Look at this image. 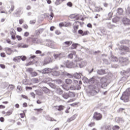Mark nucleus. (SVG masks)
Here are the masks:
<instances>
[{"mask_svg": "<svg viewBox=\"0 0 130 130\" xmlns=\"http://www.w3.org/2000/svg\"><path fill=\"white\" fill-rule=\"evenodd\" d=\"M78 34H80V35H81V36H86L88 35V34H89L90 32L88 30H86L84 31L82 29H79L78 31Z\"/></svg>", "mask_w": 130, "mask_h": 130, "instance_id": "423d86ee", "label": "nucleus"}, {"mask_svg": "<svg viewBox=\"0 0 130 130\" xmlns=\"http://www.w3.org/2000/svg\"><path fill=\"white\" fill-rule=\"evenodd\" d=\"M44 31V29L43 28H39V29L36 30V35L37 36H39L41 33H42Z\"/></svg>", "mask_w": 130, "mask_h": 130, "instance_id": "1a4fd4ad", "label": "nucleus"}, {"mask_svg": "<svg viewBox=\"0 0 130 130\" xmlns=\"http://www.w3.org/2000/svg\"><path fill=\"white\" fill-rule=\"evenodd\" d=\"M76 14H71V15H70V19H75V16H76Z\"/></svg>", "mask_w": 130, "mask_h": 130, "instance_id": "603ef678", "label": "nucleus"}, {"mask_svg": "<svg viewBox=\"0 0 130 130\" xmlns=\"http://www.w3.org/2000/svg\"><path fill=\"white\" fill-rule=\"evenodd\" d=\"M67 6L68 7H70V8H72V7H73V3H72V2H68L67 3Z\"/></svg>", "mask_w": 130, "mask_h": 130, "instance_id": "13d9d810", "label": "nucleus"}, {"mask_svg": "<svg viewBox=\"0 0 130 130\" xmlns=\"http://www.w3.org/2000/svg\"><path fill=\"white\" fill-rule=\"evenodd\" d=\"M73 53H70L68 55V58H73L74 57V54L75 55L76 54V51L72 52Z\"/></svg>", "mask_w": 130, "mask_h": 130, "instance_id": "5701e85b", "label": "nucleus"}, {"mask_svg": "<svg viewBox=\"0 0 130 130\" xmlns=\"http://www.w3.org/2000/svg\"><path fill=\"white\" fill-rule=\"evenodd\" d=\"M94 10L95 12H100L101 11H103V8L100 7H96Z\"/></svg>", "mask_w": 130, "mask_h": 130, "instance_id": "b1692460", "label": "nucleus"}, {"mask_svg": "<svg viewBox=\"0 0 130 130\" xmlns=\"http://www.w3.org/2000/svg\"><path fill=\"white\" fill-rule=\"evenodd\" d=\"M47 120H48V121H57V120L54 118H53V117H51L50 116H48L46 118Z\"/></svg>", "mask_w": 130, "mask_h": 130, "instance_id": "a211bd4d", "label": "nucleus"}, {"mask_svg": "<svg viewBox=\"0 0 130 130\" xmlns=\"http://www.w3.org/2000/svg\"><path fill=\"white\" fill-rule=\"evenodd\" d=\"M52 75L55 77H56L57 76H59V72L55 71H52Z\"/></svg>", "mask_w": 130, "mask_h": 130, "instance_id": "412c9836", "label": "nucleus"}, {"mask_svg": "<svg viewBox=\"0 0 130 130\" xmlns=\"http://www.w3.org/2000/svg\"><path fill=\"white\" fill-rule=\"evenodd\" d=\"M72 26V23L71 22H65V27H71Z\"/></svg>", "mask_w": 130, "mask_h": 130, "instance_id": "c03bdc74", "label": "nucleus"}, {"mask_svg": "<svg viewBox=\"0 0 130 130\" xmlns=\"http://www.w3.org/2000/svg\"><path fill=\"white\" fill-rule=\"evenodd\" d=\"M102 88H105L107 87V79L106 78H102L101 79Z\"/></svg>", "mask_w": 130, "mask_h": 130, "instance_id": "20e7f679", "label": "nucleus"}, {"mask_svg": "<svg viewBox=\"0 0 130 130\" xmlns=\"http://www.w3.org/2000/svg\"><path fill=\"white\" fill-rule=\"evenodd\" d=\"M66 0H56L55 2V6H58L59 5H60L62 2H64Z\"/></svg>", "mask_w": 130, "mask_h": 130, "instance_id": "6ab92c4d", "label": "nucleus"}, {"mask_svg": "<svg viewBox=\"0 0 130 130\" xmlns=\"http://www.w3.org/2000/svg\"><path fill=\"white\" fill-rule=\"evenodd\" d=\"M88 126L90 127H93V126H95V122H91L88 124Z\"/></svg>", "mask_w": 130, "mask_h": 130, "instance_id": "a19ab883", "label": "nucleus"}, {"mask_svg": "<svg viewBox=\"0 0 130 130\" xmlns=\"http://www.w3.org/2000/svg\"><path fill=\"white\" fill-rule=\"evenodd\" d=\"M110 126H105L102 128V130H109Z\"/></svg>", "mask_w": 130, "mask_h": 130, "instance_id": "37998d69", "label": "nucleus"}, {"mask_svg": "<svg viewBox=\"0 0 130 130\" xmlns=\"http://www.w3.org/2000/svg\"><path fill=\"white\" fill-rule=\"evenodd\" d=\"M74 20H80V15L76 14L75 15V17H74Z\"/></svg>", "mask_w": 130, "mask_h": 130, "instance_id": "a18cd8bd", "label": "nucleus"}, {"mask_svg": "<svg viewBox=\"0 0 130 130\" xmlns=\"http://www.w3.org/2000/svg\"><path fill=\"white\" fill-rule=\"evenodd\" d=\"M52 57H48L45 59V60L43 63V66H45L48 64V63H50V62H52Z\"/></svg>", "mask_w": 130, "mask_h": 130, "instance_id": "39448f33", "label": "nucleus"}, {"mask_svg": "<svg viewBox=\"0 0 130 130\" xmlns=\"http://www.w3.org/2000/svg\"><path fill=\"white\" fill-rule=\"evenodd\" d=\"M16 38H17V40H18V41H21V40H22V37L19 35H17L16 36Z\"/></svg>", "mask_w": 130, "mask_h": 130, "instance_id": "09e8293b", "label": "nucleus"}, {"mask_svg": "<svg viewBox=\"0 0 130 130\" xmlns=\"http://www.w3.org/2000/svg\"><path fill=\"white\" fill-rule=\"evenodd\" d=\"M26 72H28V73H30V74L32 73L33 72V69L32 68H27L26 69Z\"/></svg>", "mask_w": 130, "mask_h": 130, "instance_id": "8fccbe9b", "label": "nucleus"}, {"mask_svg": "<svg viewBox=\"0 0 130 130\" xmlns=\"http://www.w3.org/2000/svg\"><path fill=\"white\" fill-rule=\"evenodd\" d=\"M73 43V42L72 41H66L64 42L63 44L64 45H66L67 47H69V46H71Z\"/></svg>", "mask_w": 130, "mask_h": 130, "instance_id": "2eb2a0df", "label": "nucleus"}, {"mask_svg": "<svg viewBox=\"0 0 130 130\" xmlns=\"http://www.w3.org/2000/svg\"><path fill=\"white\" fill-rule=\"evenodd\" d=\"M10 35L13 40H16V36L17 35V33H16V31H15L13 29H12L10 31Z\"/></svg>", "mask_w": 130, "mask_h": 130, "instance_id": "0eeeda50", "label": "nucleus"}, {"mask_svg": "<svg viewBox=\"0 0 130 130\" xmlns=\"http://www.w3.org/2000/svg\"><path fill=\"white\" fill-rule=\"evenodd\" d=\"M0 55L1 56V57H6V53H5V52H2L0 54Z\"/></svg>", "mask_w": 130, "mask_h": 130, "instance_id": "4d7b16f0", "label": "nucleus"}, {"mask_svg": "<svg viewBox=\"0 0 130 130\" xmlns=\"http://www.w3.org/2000/svg\"><path fill=\"white\" fill-rule=\"evenodd\" d=\"M9 88L10 90H14V89H15V85H13V84L10 85Z\"/></svg>", "mask_w": 130, "mask_h": 130, "instance_id": "864d4df0", "label": "nucleus"}, {"mask_svg": "<svg viewBox=\"0 0 130 130\" xmlns=\"http://www.w3.org/2000/svg\"><path fill=\"white\" fill-rule=\"evenodd\" d=\"M64 108L65 107L63 105L58 106V111H62V110H63Z\"/></svg>", "mask_w": 130, "mask_h": 130, "instance_id": "bb28decb", "label": "nucleus"}, {"mask_svg": "<svg viewBox=\"0 0 130 130\" xmlns=\"http://www.w3.org/2000/svg\"><path fill=\"white\" fill-rule=\"evenodd\" d=\"M26 42L27 43H32V38L31 37H28L26 39Z\"/></svg>", "mask_w": 130, "mask_h": 130, "instance_id": "4c0bfd02", "label": "nucleus"}, {"mask_svg": "<svg viewBox=\"0 0 130 130\" xmlns=\"http://www.w3.org/2000/svg\"><path fill=\"white\" fill-rule=\"evenodd\" d=\"M14 10H15V6L12 5L9 11V13H12L14 11Z\"/></svg>", "mask_w": 130, "mask_h": 130, "instance_id": "72a5a7b5", "label": "nucleus"}, {"mask_svg": "<svg viewBox=\"0 0 130 130\" xmlns=\"http://www.w3.org/2000/svg\"><path fill=\"white\" fill-rule=\"evenodd\" d=\"M22 28L21 27H17V30L18 32H22Z\"/></svg>", "mask_w": 130, "mask_h": 130, "instance_id": "774afa93", "label": "nucleus"}, {"mask_svg": "<svg viewBox=\"0 0 130 130\" xmlns=\"http://www.w3.org/2000/svg\"><path fill=\"white\" fill-rule=\"evenodd\" d=\"M6 42H7V43H8L9 44H12V42L11 41V40L10 39H7Z\"/></svg>", "mask_w": 130, "mask_h": 130, "instance_id": "680f3d73", "label": "nucleus"}, {"mask_svg": "<svg viewBox=\"0 0 130 130\" xmlns=\"http://www.w3.org/2000/svg\"><path fill=\"white\" fill-rule=\"evenodd\" d=\"M66 66L67 68H69V69H72V68H73L74 66V63L73 62L68 61L66 63Z\"/></svg>", "mask_w": 130, "mask_h": 130, "instance_id": "9b49d317", "label": "nucleus"}, {"mask_svg": "<svg viewBox=\"0 0 130 130\" xmlns=\"http://www.w3.org/2000/svg\"><path fill=\"white\" fill-rule=\"evenodd\" d=\"M79 45H80L78 43H73L72 46H71V49H77V48Z\"/></svg>", "mask_w": 130, "mask_h": 130, "instance_id": "f3484780", "label": "nucleus"}, {"mask_svg": "<svg viewBox=\"0 0 130 130\" xmlns=\"http://www.w3.org/2000/svg\"><path fill=\"white\" fill-rule=\"evenodd\" d=\"M21 97L22 98H23L24 99H26V100H29V98H28V96L25 95H23V94H22L21 95Z\"/></svg>", "mask_w": 130, "mask_h": 130, "instance_id": "6e6d98bb", "label": "nucleus"}, {"mask_svg": "<svg viewBox=\"0 0 130 130\" xmlns=\"http://www.w3.org/2000/svg\"><path fill=\"white\" fill-rule=\"evenodd\" d=\"M119 128H120V127H119V126H118V125H114L112 127L113 130H118V129H119Z\"/></svg>", "mask_w": 130, "mask_h": 130, "instance_id": "ea45409f", "label": "nucleus"}, {"mask_svg": "<svg viewBox=\"0 0 130 130\" xmlns=\"http://www.w3.org/2000/svg\"><path fill=\"white\" fill-rule=\"evenodd\" d=\"M13 114V110H9L6 112L5 116H10V115H11V114Z\"/></svg>", "mask_w": 130, "mask_h": 130, "instance_id": "4be33fe9", "label": "nucleus"}, {"mask_svg": "<svg viewBox=\"0 0 130 130\" xmlns=\"http://www.w3.org/2000/svg\"><path fill=\"white\" fill-rule=\"evenodd\" d=\"M17 47L19 48H27V47H28V45H26L24 43H19Z\"/></svg>", "mask_w": 130, "mask_h": 130, "instance_id": "f8f14e48", "label": "nucleus"}, {"mask_svg": "<svg viewBox=\"0 0 130 130\" xmlns=\"http://www.w3.org/2000/svg\"><path fill=\"white\" fill-rule=\"evenodd\" d=\"M112 16H113V13L112 12H110L108 14L107 19L111 20V19H112Z\"/></svg>", "mask_w": 130, "mask_h": 130, "instance_id": "a878e982", "label": "nucleus"}, {"mask_svg": "<svg viewBox=\"0 0 130 130\" xmlns=\"http://www.w3.org/2000/svg\"><path fill=\"white\" fill-rule=\"evenodd\" d=\"M60 55H61V53H60L59 54H54L53 55V56H54L55 59H56V58H57V57H59V56H60Z\"/></svg>", "mask_w": 130, "mask_h": 130, "instance_id": "f704fd0d", "label": "nucleus"}, {"mask_svg": "<svg viewBox=\"0 0 130 130\" xmlns=\"http://www.w3.org/2000/svg\"><path fill=\"white\" fill-rule=\"evenodd\" d=\"M20 59H21V57L17 56V57H15L13 59V60H14V61H20Z\"/></svg>", "mask_w": 130, "mask_h": 130, "instance_id": "e433bc0d", "label": "nucleus"}, {"mask_svg": "<svg viewBox=\"0 0 130 130\" xmlns=\"http://www.w3.org/2000/svg\"><path fill=\"white\" fill-rule=\"evenodd\" d=\"M122 22L124 25H129L130 20L127 18H123L122 19Z\"/></svg>", "mask_w": 130, "mask_h": 130, "instance_id": "6e6552de", "label": "nucleus"}, {"mask_svg": "<svg viewBox=\"0 0 130 130\" xmlns=\"http://www.w3.org/2000/svg\"><path fill=\"white\" fill-rule=\"evenodd\" d=\"M120 62L122 66H127L128 64V58L127 57H121L120 58Z\"/></svg>", "mask_w": 130, "mask_h": 130, "instance_id": "7ed1b4c3", "label": "nucleus"}, {"mask_svg": "<svg viewBox=\"0 0 130 130\" xmlns=\"http://www.w3.org/2000/svg\"><path fill=\"white\" fill-rule=\"evenodd\" d=\"M0 14H8L6 11V7L4 6L0 7Z\"/></svg>", "mask_w": 130, "mask_h": 130, "instance_id": "9d476101", "label": "nucleus"}, {"mask_svg": "<svg viewBox=\"0 0 130 130\" xmlns=\"http://www.w3.org/2000/svg\"><path fill=\"white\" fill-rule=\"evenodd\" d=\"M74 30H73V33H76L77 31H78V29H79V25L73 26Z\"/></svg>", "mask_w": 130, "mask_h": 130, "instance_id": "aec40b11", "label": "nucleus"}, {"mask_svg": "<svg viewBox=\"0 0 130 130\" xmlns=\"http://www.w3.org/2000/svg\"><path fill=\"white\" fill-rule=\"evenodd\" d=\"M5 51L7 54L9 55L12 54V53L13 52V51L12 50V49L10 48H5Z\"/></svg>", "mask_w": 130, "mask_h": 130, "instance_id": "ddd939ff", "label": "nucleus"}, {"mask_svg": "<svg viewBox=\"0 0 130 130\" xmlns=\"http://www.w3.org/2000/svg\"><path fill=\"white\" fill-rule=\"evenodd\" d=\"M70 109H71V107H68L65 111L66 113H70Z\"/></svg>", "mask_w": 130, "mask_h": 130, "instance_id": "052dcab7", "label": "nucleus"}, {"mask_svg": "<svg viewBox=\"0 0 130 130\" xmlns=\"http://www.w3.org/2000/svg\"><path fill=\"white\" fill-rule=\"evenodd\" d=\"M19 24H20V25H22V24H23V23H24V20L23 19H20L19 20Z\"/></svg>", "mask_w": 130, "mask_h": 130, "instance_id": "69168bd1", "label": "nucleus"}, {"mask_svg": "<svg viewBox=\"0 0 130 130\" xmlns=\"http://www.w3.org/2000/svg\"><path fill=\"white\" fill-rule=\"evenodd\" d=\"M19 115L20 116L21 118H24V117H26V114L24 111H23V113H20Z\"/></svg>", "mask_w": 130, "mask_h": 130, "instance_id": "c756f323", "label": "nucleus"}, {"mask_svg": "<svg viewBox=\"0 0 130 130\" xmlns=\"http://www.w3.org/2000/svg\"><path fill=\"white\" fill-rule=\"evenodd\" d=\"M65 24H66V22H60L59 24V26L60 28H61L62 27H65Z\"/></svg>", "mask_w": 130, "mask_h": 130, "instance_id": "49530a36", "label": "nucleus"}, {"mask_svg": "<svg viewBox=\"0 0 130 130\" xmlns=\"http://www.w3.org/2000/svg\"><path fill=\"white\" fill-rule=\"evenodd\" d=\"M56 93H57V94H58V95H61V94H62V93H63V91L60 88H58L56 90Z\"/></svg>", "mask_w": 130, "mask_h": 130, "instance_id": "393cba45", "label": "nucleus"}, {"mask_svg": "<svg viewBox=\"0 0 130 130\" xmlns=\"http://www.w3.org/2000/svg\"><path fill=\"white\" fill-rule=\"evenodd\" d=\"M66 83L68 85H71V84H72V80H71L70 79H67L66 80Z\"/></svg>", "mask_w": 130, "mask_h": 130, "instance_id": "473e14b6", "label": "nucleus"}, {"mask_svg": "<svg viewBox=\"0 0 130 130\" xmlns=\"http://www.w3.org/2000/svg\"><path fill=\"white\" fill-rule=\"evenodd\" d=\"M122 100L124 101V102H128V98L123 97Z\"/></svg>", "mask_w": 130, "mask_h": 130, "instance_id": "3c124183", "label": "nucleus"}, {"mask_svg": "<svg viewBox=\"0 0 130 130\" xmlns=\"http://www.w3.org/2000/svg\"><path fill=\"white\" fill-rule=\"evenodd\" d=\"M69 98L70 97L71 98H73L76 96V94H75L74 92H70L69 93Z\"/></svg>", "mask_w": 130, "mask_h": 130, "instance_id": "2f4dec72", "label": "nucleus"}, {"mask_svg": "<svg viewBox=\"0 0 130 130\" xmlns=\"http://www.w3.org/2000/svg\"><path fill=\"white\" fill-rule=\"evenodd\" d=\"M103 117L102 114L100 113H98L97 112H95L93 114V116L92 118L95 119V120H101Z\"/></svg>", "mask_w": 130, "mask_h": 130, "instance_id": "f03ea898", "label": "nucleus"}, {"mask_svg": "<svg viewBox=\"0 0 130 130\" xmlns=\"http://www.w3.org/2000/svg\"><path fill=\"white\" fill-rule=\"evenodd\" d=\"M62 97L64 98V99H68L69 98V93H64L62 94Z\"/></svg>", "mask_w": 130, "mask_h": 130, "instance_id": "c85d7f7f", "label": "nucleus"}, {"mask_svg": "<svg viewBox=\"0 0 130 130\" xmlns=\"http://www.w3.org/2000/svg\"><path fill=\"white\" fill-rule=\"evenodd\" d=\"M35 111H36V114H39V113H42V112L43 111V109H34Z\"/></svg>", "mask_w": 130, "mask_h": 130, "instance_id": "dca6fc26", "label": "nucleus"}, {"mask_svg": "<svg viewBox=\"0 0 130 130\" xmlns=\"http://www.w3.org/2000/svg\"><path fill=\"white\" fill-rule=\"evenodd\" d=\"M90 88L92 89V90H96V87L95 85H90Z\"/></svg>", "mask_w": 130, "mask_h": 130, "instance_id": "5fc2aeb1", "label": "nucleus"}, {"mask_svg": "<svg viewBox=\"0 0 130 130\" xmlns=\"http://www.w3.org/2000/svg\"><path fill=\"white\" fill-rule=\"evenodd\" d=\"M76 119V115H74L72 116L71 117L68 119L67 122L70 123L71 121H73V120H75Z\"/></svg>", "mask_w": 130, "mask_h": 130, "instance_id": "4468645a", "label": "nucleus"}, {"mask_svg": "<svg viewBox=\"0 0 130 130\" xmlns=\"http://www.w3.org/2000/svg\"><path fill=\"white\" fill-rule=\"evenodd\" d=\"M0 67L2 69H6V66L4 64H0Z\"/></svg>", "mask_w": 130, "mask_h": 130, "instance_id": "338daca9", "label": "nucleus"}, {"mask_svg": "<svg viewBox=\"0 0 130 130\" xmlns=\"http://www.w3.org/2000/svg\"><path fill=\"white\" fill-rule=\"evenodd\" d=\"M24 36L25 37H28L29 36V32L28 31H26L24 32Z\"/></svg>", "mask_w": 130, "mask_h": 130, "instance_id": "bf43d9fd", "label": "nucleus"}, {"mask_svg": "<svg viewBox=\"0 0 130 130\" xmlns=\"http://www.w3.org/2000/svg\"><path fill=\"white\" fill-rule=\"evenodd\" d=\"M20 58H21V59L24 61V60H26V59H27V57H26V56H21L20 57Z\"/></svg>", "mask_w": 130, "mask_h": 130, "instance_id": "0e129e2a", "label": "nucleus"}, {"mask_svg": "<svg viewBox=\"0 0 130 130\" xmlns=\"http://www.w3.org/2000/svg\"><path fill=\"white\" fill-rule=\"evenodd\" d=\"M85 66H86L85 61H82L79 64V67H80V68H83V67H85Z\"/></svg>", "mask_w": 130, "mask_h": 130, "instance_id": "79ce46f5", "label": "nucleus"}, {"mask_svg": "<svg viewBox=\"0 0 130 130\" xmlns=\"http://www.w3.org/2000/svg\"><path fill=\"white\" fill-rule=\"evenodd\" d=\"M119 50L121 51V52H122L123 54H124L125 52H130V49L129 47L121 45L119 47Z\"/></svg>", "mask_w": 130, "mask_h": 130, "instance_id": "f257e3e1", "label": "nucleus"}, {"mask_svg": "<svg viewBox=\"0 0 130 130\" xmlns=\"http://www.w3.org/2000/svg\"><path fill=\"white\" fill-rule=\"evenodd\" d=\"M31 77H36V76L38 75V73L36 72H32L30 74Z\"/></svg>", "mask_w": 130, "mask_h": 130, "instance_id": "c9c22d12", "label": "nucleus"}, {"mask_svg": "<svg viewBox=\"0 0 130 130\" xmlns=\"http://www.w3.org/2000/svg\"><path fill=\"white\" fill-rule=\"evenodd\" d=\"M119 19L118 17H115L112 19V22L113 23H116L117 22H118Z\"/></svg>", "mask_w": 130, "mask_h": 130, "instance_id": "58836bf2", "label": "nucleus"}, {"mask_svg": "<svg viewBox=\"0 0 130 130\" xmlns=\"http://www.w3.org/2000/svg\"><path fill=\"white\" fill-rule=\"evenodd\" d=\"M117 13L119 14V15H121L122 13H123V10L122 8H119L118 9Z\"/></svg>", "mask_w": 130, "mask_h": 130, "instance_id": "7c9ffc66", "label": "nucleus"}, {"mask_svg": "<svg viewBox=\"0 0 130 130\" xmlns=\"http://www.w3.org/2000/svg\"><path fill=\"white\" fill-rule=\"evenodd\" d=\"M98 73L99 74V75H104L105 74V70H99L98 71Z\"/></svg>", "mask_w": 130, "mask_h": 130, "instance_id": "cd10ccee", "label": "nucleus"}, {"mask_svg": "<svg viewBox=\"0 0 130 130\" xmlns=\"http://www.w3.org/2000/svg\"><path fill=\"white\" fill-rule=\"evenodd\" d=\"M18 90H19V91H22V90H23V89L22 88V87L20 85H18L17 87Z\"/></svg>", "mask_w": 130, "mask_h": 130, "instance_id": "e2e57ef3", "label": "nucleus"}, {"mask_svg": "<svg viewBox=\"0 0 130 130\" xmlns=\"http://www.w3.org/2000/svg\"><path fill=\"white\" fill-rule=\"evenodd\" d=\"M113 26V25H112L111 23H107V27L109 28V29H112Z\"/></svg>", "mask_w": 130, "mask_h": 130, "instance_id": "de8ad7c7", "label": "nucleus"}]
</instances>
